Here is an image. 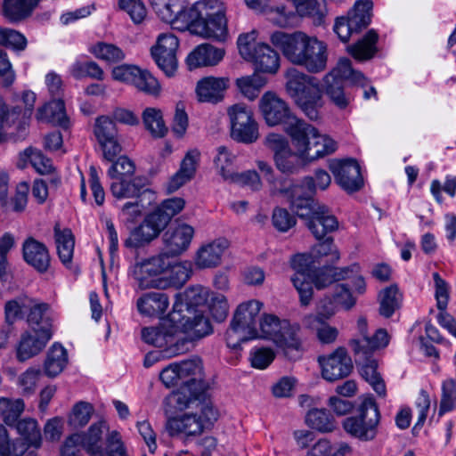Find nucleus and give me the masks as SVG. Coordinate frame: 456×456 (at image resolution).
I'll return each mask as SVG.
<instances>
[{
    "mask_svg": "<svg viewBox=\"0 0 456 456\" xmlns=\"http://www.w3.org/2000/svg\"><path fill=\"white\" fill-rule=\"evenodd\" d=\"M33 299L26 294H20L4 304L5 323L12 325L17 320L23 319L24 311L31 307Z\"/></svg>",
    "mask_w": 456,
    "mask_h": 456,
    "instance_id": "de8ad7c7",
    "label": "nucleus"
},
{
    "mask_svg": "<svg viewBox=\"0 0 456 456\" xmlns=\"http://www.w3.org/2000/svg\"><path fill=\"white\" fill-rule=\"evenodd\" d=\"M306 220V226L317 240L324 239L327 233L338 228V221L325 205L317 206Z\"/></svg>",
    "mask_w": 456,
    "mask_h": 456,
    "instance_id": "393cba45",
    "label": "nucleus"
},
{
    "mask_svg": "<svg viewBox=\"0 0 456 456\" xmlns=\"http://www.w3.org/2000/svg\"><path fill=\"white\" fill-rule=\"evenodd\" d=\"M310 266L293 268L296 273L290 280L297 290L302 305H308L313 297L314 284L317 289H322L335 281L334 266L324 265L320 266L318 263H311Z\"/></svg>",
    "mask_w": 456,
    "mask_h": 456,
    "instance_id": "39448f33",
    "label": "nucleus"
},
{
    "mask_svg": "<svg viewBox=\"0 0 456 456\" xmlns=\"http://www.w3.org/2000/svg\"><path fill=\"white\" fill-rule=\"evenodd\" d=\"M265 84L266 79L257 73L236 79V86L239 91L250 101L255 100L258 96Z\"/></svg>",
    "mask_w": 456,
    "mask_h": 456,
    "instance_id": "3c124183",
    "label": "nucleus"
},
{
    "mask_svg": "<svg viewBox=\"0 0 456 456\" xmlns=\"http://www.w3.org/2000/svg\"><path fill=\"white\" fill-rule=\"evenodd\" d=\"M91 52L96 58L110 63L118 62L125 59L124 52L113 44L98 42L92 47Z\"/></svg>",
    "mask_w": 456,
    "mask_h": 456,
    "instance_id": "680f3d73",
    "label": "nucleus"
},
{
    "mask_svg": "<svg viewBox=\"0 0 456 456\" xmlns=\"http://www.w3.org/2000/svg\"><path fill=\"white\" fill-rule=\"evenodd\" d=\"M168 297L164 292H147L137 299L138 311L145 315L163 314L168 307Z\"/></svg>",
    "mask_w": 456,
    "mask_h": 456,
    "instance_id": "c9c22d12",
    "label": "nucleus"
},
{
    "mask_svg": "<svg viewBox=\"0 0 456 456\" xmlns=\"http://www.w3.org/2000/svg\"><path fill=\"white\" fill-rule=\"evenodd\" d=\"M40 0H4L3 15L12 22L28 18Z\"/></svg>",
    "mask_w": 456,
    "mask_h": 456,
    "instance_id": "58836bf2",
    "label": "nucleus"
},
{
    "mask_svg": "<svg viewBox=\"0 0 456 456\" xmlns=\"http://www.w3.org/2000/svg\"><path fill=\"white\" fill-rule=\"evenodd\" d=\"M317 134L318 129L303 119L288 130L293 145L307 159L314 146V136H317Z\"/></svg>",
    "mask_w": 456,
    "mask_h": 456,
    "instance_id": "cd10ccee",
    "label": "nucleus"
},
{
    "mask_svg": "<svg viewBox=\"0 0 456 456\" xmlns=\"http://www.w3.org/2000/svg\"><path fill=\"white\" fill-rule=\"evenodd\" d=\"M110 192L118 200L147 199L151 204L155 200V193L149 188V179L144 175H133L110 183Z\"/></svg>",
    "mask_w": 456,
    "mask_h": 456,
    "instance_id": "f3484780",
    "label": "nucleus"
},
{
    "mask_svg": "<svg viewBox=\"0 0 456 456\" xmlns=\"http://www.w3.org/2000/svg\"><path fill=\"white\" fill-rule=\"evenodd\" d=\"M227 115L231 126V137L234 141L249 144L258 139V125L249 107L244 103L233 104L228 108Z\"/></svg>",
    "mask_w": 456,
    "mask_h": 456,
    "instance_id": "f8f14e48",
    "label": "nucleus"
},
{
    "mask_svg": "<svg viewBox=\"0 0 456 456\" xmlns=\"http://www.w3.org/2000/svg\"><path fill=\"white\" fill-rule=\"evenodd\" d=\"M37 118L64 129H67L69 124L65 111V104L61 99L53 100L38 109Z\"/></svg>",
    "mask_w": 456,
    "mask_h": 456,
    "instance_id": "e433bc0d",
    "label": "nucleus"
},
{
    "mask_svg": "<svg viewBox=\"0 0 456 456\" xmlns=\"http://www.w3.org/2000/svg\"><path fill=\"white\" fill-rule=\"evenodd\" d=\"M280 191L287 197L290 209L301 219L307 220L314 212V208L321 205L314 201L313 198L314 194H310L302 184L281 188Z\"/></svg>",
    "mask_w": 456,
    "mask_h": 456,
    "instance_id": "5701e85b",
    "label": "nucleus"
},
{
    "mask_svg": "<svg viewBox=\"0 0 456 456\" xmlns=\"http://www.w3.org/2000/svg\"><path fill=\"white\" fill-rule=\"evenodd\" d=\"M178 38L173 34H162L158 37L157 45L151 49V54L158 66L171 77L177 69L176 51Z\"/></svg>",
    "mask_w": 456,
    "mask_h": 456,
    "instance_id": "412c9836",
    "label": "nucleus"
},
{
    "mask_svg": "<svg viewBox=\"0 0 456 456\" xmlns=\"http://www.w3.org/2000/svg\"><path fill=\"white\" fill-rule=\"evenodd\" d=\"M388 343L387 331L379 329L372 337L353 339L350 344L354 354H372L374 351L386 347Z\"/></svg>",
    "mask_w": 456,
    "mask_h": 456,
    "instance_id": "4c0bfd02",
    "label": "nucleus"
},
{
    "mask_svg": "<svg viewBox=\"0 0 456 456\" xmlns=\"http://www.w3.org/2000/svg\"><path fill=\"white\" fill-rule=\"evenodd\" d=\"M102 424L94 423L87 433L80 434V444L86 450L90 456H104L103 450L100 444L102 438Z\"/></svg>",
    "mask_w": 456,
    "mask_h": 456,
    "instance_id": "603ef678",
    "label": "nucleus"
},
{
    "mask_svg": "<svg viewBox=\"0 0 456 456\" xmlns=\"http://www.w3.org/2000/svg\"><path fill=\"white\" fill-rule=\"evenodd\" d=\"M258 327V337L272 340L289 360L299 358L302 347L297 337L298 327L271 314L261 316Z\"/></svg>",
    "mask_w": 456,
    "mask_h": 456,
    "instance_id": "7ed1b4c3",
    "label": "nucleus"
},
{
    "mask_svg": "<svg viewBox=\"0 0 456 456\" xmlns=\"http://www.w3.org/2000/svg\"><path fill=\"white\" fill-rule=\"evenodd\" d=\"M151 6L164 22L175 23L181 21L188 24L191 8L186 9L183 0H149Z\"/></svg>",
    "mask_w": 456,
    "mask_h": 456,
    "instance_id": "b1692460",
    "label": "nucleus"
},
{
    "mask_svg": "<svg viewBox=\"0 0 456 456\" xmlns=\"http://www.w3.org/2000/svg\"><path fill=\"white\" fill-rule=\"evenodd\" d=\"M323 258L326 263L331 265L337 263L340 259V253L334 243L332 237H327L320 240L314 244L309 253L297 254L291 259L292 268H301L302 266H310L311 263H318L321 265Z\"/></svg>",
    "mask_w": 456,
    "mask_h": 456,
    "instance_id": "a211bd4d",
    "label": "nucleus"
},
{
    "mask_svg": "<svg viewBox=\"0 0 456 456\" xmlns=\"http://www.w3.org/2000/svg\"><path fill=\"white\" fill-rule=\"evenodd\" d=\"M70 74L76 79L91 77L97 80H103L104 78L102 69L94 61L75 62L70 68Z\"/></svg>",
    "mask_w": 456,
    "mask_h": 456,
    "instance_id": "e2e57ef3",
    "label": "nucleus"
},
{
    "mask_svg": "<svg viewBox=\"0 0 456 456\" xmlns=\"http://www.w3.org/2000/svg\"><path fill=\"white\" fill-rule=\"evenodd\" d=\"M166 428L171 436L183 434L185 436H197L201 434L204 424L196 414H184L180 417L168 419Z\"/></svg>",
    "mask_w": 456,
    "mask_h": 456,
    "instance_id": "473e14b6",
    "label": "nucleus"
},
{
    "mask_svg": "<svg viewBox=\"0 0 456 456\" xmlns=\"http://www.w3.org/2000/svg\"><path fill=\"white\" fill-rule=\"evenodd\" d=\"M170 321L183 331L188 334L193 340L201 338L212 332L209 320L200 309L188 311L183 314V309H174L169 314Z\"/></svg>",
    "mask_w": 456,
    "mask_h": 456,
    "instance_id": "2eb2a0df",
    "label": "nucleus"
},
{
    "mask_svg": "<svg viewBox=\"0 0 456 456\" xmlns=\"http://www.w3.org/2000/svg\"><path fill=\"white\" fill-rule=\"evenodd\" d=\"M94 413V407L87 402H78L73 406L69 423L75 428L86 426Z\"/></svg>",
    "mask_w": 456,
    "mask_h": 456,
    "instance_id": "69168bd1",
    "label": "nucleus"
},
{
    "mask_svg": "<svg viewBox=\"0 0 456 456\" xmlns=\"http://www.w3.org/2000/svg\"><path fill=\"white\" fill-rule=\"evenodd\" d=\"M337 150V142L330 137L322 134L319 131L317 136H314V146L310 152V160H314L330 155Z\"/></svg>",
    "mask_w": 456,
    "mask_h": 456,
    "instance_id": "0e129e2a",
    "label": "nucleus"
},
{
    "mask_svg": "<svg viewBox=\"0 0 456 456\" xmlns=\"http://www.w3.org/2000/svg\"><path fill=\"white\" fill-rule=\"evenodd\" d=\"M22 253L26 263L39 273H45L48 270L51 258L44 243L28 238L23 243Z\"/></svg>",
    "mask_w": 456,
    "mask_h": 456,
    "instance_id": "c85d7f7f",
    "label": "nucleus"
},
{
    "mask_svg": "<svg viewBox=\"0 0 456 456\" xmlns=\"http://www.w3.org/2000/svg\"><path fill=\"white\" fill-rule=\"evenodd\" d=\"M142 338L149 345L165 348L173 340V334L164 326L146 327L142 330Z\"/></svg>",
    "mask_w": 456,
    "mask_h": 456,
    "instance_id": "13d9d810",
    "label": "nucleus"
},
{
    "mask_svg": "<svg viewBox=\"0 0 456 456\" xmlns=\"http://www.w3.org/2000/svg\"><path fill=\"white\" fill-rule=\"evenodd\" d=\"M286 77V90L294 100L305 94L313 88L320 87L314 77L305 74L293 68L288 69Z\"/></svg>",
    "mask_w": 456,
    "mask_h": 456,
    "instance_id": "f704fd0d",
    "label": "nucleus"
},
{
    "mask_svg": "<svg viewBox=\"0 0 456 456\" xmlns=\"http://www.w3.org/2000/svg\"><path fill=\"white\" fill-rule=\"evenodd\" d=\"M224 53V48L216 47L210 44H202L188 55L186 62L190 69L201 66H215L223 60Z\"/></svg>",
    "mask_w": 456,
    "mask_h": 456,
    "instance_id": "7c9ffc66",
    "label": "nucleus"
},
{
    "mask_svg": "<svg viewBox=\"0 0 456 456\" xmlns=\"http://www.w3.org/2000/svg\"><path fill=\"white\" fill-rule=\"evenodd\" d=\"M15 428L23 440L33 447L39 448L42 443V436L37 420L24 419L15 423Z\"/></svg>",
    "mask_w": 456,
    "mask_h": 456,
    "instance_id": "5fc2aeb1",
    "label": "nucleus"
},
{
    "mask_svg": "<svg viewBox=\"0 0 456 456\" xmlns=\"http://www.w3.org/2000/svg\"><path fill=\"white\" fill-rule=\"evenodd\" d=\"M373 3L357 0L346 16L336 19L333 30L342 42H347L354 33L365 29L371 21Z\"/></svg>",
    "mask_w": 456,
    "mask_h": 456,
    "instance_id": "9b49d317",
    "label": "nucleus"
},
{
    "mask_svg": "<svg viewBox=\"0 0 456 456\" xmlns=\"http://www.w3.org/2000/svg\"><path fill=\"white\" fill-rule=\"evenodd\" d=\"M259 109L268 126L284 125L287 134L290 126L302 120L293 115L288 103L273 92L263 94L259 101Z\"/></svg>",
    "mask_w": 456,
    "mask_h": 456,
    "instance_id": "ddd939ff",
    "label": "nucleus"
},
{
    "mask_svg": "<svg viewBox=\"0 0 456 456\" xmlns=\"http://www.w3.org/2000/svg\"><path fill=\"white\" fill-rule=\"evenodd\" d=\"M309 427L321 432H331L335 428L333 417L324 409H313L305 417Z\"/></svg>",
    "mask_w": 456,
    "mask_h": 456,
    "instance_id": "6e6d98bb",
    "label": "nucleus"
},
{
    "mask_svg": "<svg viewBox=\"0 0 456 456\" xmlns=\"http://www.w3.org/2000/svg\"><path fill=\"white\" fill-rule=\"evenodd\" d=\"M94 134L102 148L104 159L112 160L121 153L118 131L113 119L107 116L97 118L94 126Z\"/></svg>",
    "mask_w": 456,
    "mask_h": 456,
    "instance_id": "dca6fc26",
    "label": "nucleus"
},
{
    "mask_svg": "<svg viewBox=\"0 0 456 456\" xmlns=\"http://www.w3.org/2000/svg\"><path fill=\"white\" fill-rule=\"evenodd\" d=\"M320 316H305L303 323L306 328L316 331L322 343L330 344L336 340L338 330L335 327L328 325L325 321H320Z\"/></svg>",
    "mask_w": 456,
    "mask_h": 456,
    "instance_id": "09e8293b",
    "label": "nucleus"
},
{
    "mask_svg": "<svg viewBox=\"0 0 456 456\" xmlns=\"http://www.w3.org/2000/svg\"><path fill=\"white\" fill-rule=\"evenodd\" d=\"M263 303L258 300H249L240 304L233 314L230 328L226 331V343L229 347L235 348L236 343H232L233 333H247L249 338L258 337V326L261 320L260 311Z\"/></svg>",
    "mask_w": 456,
    "mask_h": 456,
    "instance_id": "9d476101",
    "label": "nucleus"
},
{
    "mask_svg": "<svg viewBox=\"0 0 456 456\" xmlns=\"http://www.w3.org/2000/svg\"><path fill=\"white\" fill-rule=\"evenodd\" d=\"M380 413L375 400L365 398L360 404L357 414L343 420L345 431L362 441H371L378 434Z\"/></svg>",
    "mask_w": 456,
    "mask_h": 456,
    "instance_id": "0eeeda50",
    "label": "nucleus"
},
{
    "mask_svg": "<svg viewBox=\"0 0 456 456\" xmlns=\"http://www.w3.org/2000/svg\"><path fill=\"white\" fill-rule=\"evenodd\" d=\"M456 408V386L453 379L446 380L443 383L442 397L438 415L452 411Z\"/></svg>",
    "mask_w": 456,
    "mask_h": 456,
    "instance_id": "338daca9",
    "label": "nucleus"
},
{
    "mask_svg": "<svg viewBox=\"0 0 456 456\" xmlns=\"http://www.w3.org/2000/svg\"><path fill=\"white\" fill-rule=\"evenodd\" d=\"M52 336L48 333H24L17 348V358L20 362H24L37 354H39L51 339Z\"/></svg>",
    "mask_w": 456,
    "mask_h": 456,
    "instance_id": "72a5a7b5",
    "label": "nucleus"
},
{
    "mask_svg": "<svg viewBox=\"0 0 456 456\" xmlns=\"http://www.w3.org/2000/svg\"><path fill=\"white\" fill-rule=\"evenodd\" d=\"M355 354V362L361 365L362 377L372 387L375 392L384 396L386 395V385L380 374L377 371L378 362L372 354Z\"/></svg>",
    "mask_w": 456,
    "mask_h": 456,
    "instance_id": "2f4dec72",
    "label": "nucleus"
},
{
    "mask_svg": "<svg viewBox=\"0 0 456 456\" xmlns=\"http://www.w3.org/2000/svg\"><path fill=\"white\" fill-rule=\"evenodd\" d=\"M158 236L159 235L154 229L151 228L145 220H143L138 227L131 232L129 237L125 240L124 245L128 248H141L149 244Z\"/></svg>",
    "mask_w": 456,
    "mask_h": 456,
    "instance_id": "8fccbe9b",
    "label": "nucleus"
},
{
    "mask_svg": "<svg viewBox=\"0 0 456 456\" xmlns=\"http://www.w3.org/2000/svg\"><path fill=\"white\" fill-rule=\"evenodd\" d=\"M109 161L112 164L108 169L107 174L111 179L119 181L134 175L135 164L127 156H117L114 159Z\"/></svg>",
    "mask_w": 456,
    "mask_h": 456,
    "instance_id": "4d7b16f0",
    "label": "nucleus"
},
{
    "mask_svg": "<svg viewBox=\"0 0 456 456\" xmlns=\"http://www.w3.org/2000/svg\"><path fill=\"white\" fill-rule=\"evenodd\" d=\"M115 80L131 84L139 91L150 95H158L160 86L158 80L146 69L134 65L124 64L115 67L112 70Z\"/></svg>",
    "mask_w": 456,
    "mask_h": 456,
    "instance_id": "4468645a",
    "label": "nucleus"
},
{
    "mask_svg": "<svg viewBox=\"0 0 456 456\" xmlns=\"http://www.w3.org/2000/svg\"><path fill=\"white\" fill-rule=\"evenodd\" d=\"M170 266V257L161 251L159 255L135 263L133 276L140 289H164L168 286V281L160 276L166 274Z\"/></svg>",
    "mask_w": 456,
    "mask_h": 456,
    "instance_id": "6e6552de",
    "label": "nucleus"
},
{
    "mask_svg": "<svg viewBox=\"0 0 456 456\" xmlns=\"http://www.w3.org/2000/svg\"><path fill=\"white\" fill-rule=\"evenodd\" d=\"M295 102L309 119L317 120L320 118L324 103L320 87L311 89L305 94L297 97Z\"/></svg>",
    "mask_w": 456,
    "mask_h": 456,
    "instance_id": "ea45409f",
    "label": "nucleus"
},
{
    "mask_svg": "<svg viewBox=\"0 0 456 456\" xmlns=\"http://www.w3.org/2000/svg\"><path fill=\"white\" fill-rule=\"evenodd\" d=\"M23 411L24 402L21 399L0 398V416L6 425L14 426Z\"/></svg>",
    "mask_w": 456,
    "mask_h": 456,
    "instance_id": "052dcab7",
    "label": "nucleus"
},
{
    "mask_svg": "<svg viewBox=\"0 0 456 456\" xmlns=\"http://www.w3.org/2000/svg\"><path fill=\"white\" fill-rule=\"evenodd\" d=\"M324 93L330 101L338 109L345 110L351 102V96L345 91V80L365 86L368 84L364 75L352 68L349 59H340L334 67L324 77Z\"/></svg>",
    "mask_w": 456,
    "mask_h": 456,
    "instance_id": "20e7f679",
    "label": "nucleus"
},
{
    "mask_svg": "<svg viewBox=\"0 0 456 456\" xmlns=\"http://www.w3.org/2000/svg\"><path fill=\"white\" fill-rule=\"evenodd\" d=\"M403 296L399 292L397 285L393 284L379 292V314L385 318H390L394 313L401 307Z\"/></svg>",
    "mask_w": 456,
    "mask_h": 456,
    "instance_id": "79ce46f5",
    "label": "nucleus"
},
{
    "mask_svg": "<svg viewBox=\"0 0 456 456\" xmlns=\"http://www.w3.org/2000/svg\"><path fill=\"white\" fill-rule=\"evenodd\" d=\"M234 157L232 156L226 147L220 146L217 148V155L214 159L219 174L224 181L232 183L237 175V172L233 167Z\"/></svg>",
    "mask_w": 456,
    "mask_h": 456,
    "instance_id": "bf43d9fd",
    "label": "nucleus"
},
{
    "mask_svg": "<svg viewBox=\"0 0 456 456\" xmlns=\"http://www.w3.org/2000/svg\"><path fill=\"white\" fill-rule=\"evenodd\" d=\"M48 305L46 304H36L33 300L31 307H28V322L34 333H48L53 336L52 321L46 314Z\"/></svg>",
    "mask_w": 456,
    "mask_h": 456,
    "instance_id": "a19ab883",
    "label": "nucleus"
},
{
    "mask_svg": "<svg viewBox=\"0 0 456 456\" xmlns=\"http://www.w3.org/2000/svg\"><path fill=\"white\" fill-rule=\"evenodd\" d=\"M183 303L175 305L174 309H183V314L188 311L198 309V306L204 305L208 301V291L201 286H193L188 288L183 293Z\"/></svg>",
    "mask_w": 456,
    "mask_h": 456,
    "instance_id": "864d4df0",
    "label": "nucleus"
},
{
    "mask_svg": "<svg viewBox=\"0 0 456 456\" xmlns=\"http://www.w3.org/2000/svg\"><path fill=\"white\" fill-rule=\"evenodd\" d=\"M181 380V391L176 395V403L187 408L208 388L204 379L203 365L200 358H193L177 363Z\"/></svg>",
    "mask_w": 456,
    "mask_h": 456,
    "instance_id": "423d86ee",
    "label": "nucleus"
},
{
    "mask_svg": "<svg viewBox=\"0 0 456 456\" xmlns=\"http://www.w3.org/2000/svg\"><path fill=\"white\" fill-rule=\"evenodd\" d=\"M228 87L227 77H207L198 82L196 94L200 102L217 103L223 101Z\"/></svg>",
    "mask_w": 456,
    "mask_h": 456,
    "instance_id": "a878e982",
    "label": "nucleus"
},
{
    "mask_svg": "<svg viewBox=\"0 0 456 456\" xmlns=\"http://www.w3.org/2000/svg\"><path fill=\"white\" fill-rule=\"evenodd\" d=\"M247 61H252L257 71L275 74L280 69V55L267 44H256L253 48L252 57Z\"/></svg>",
    "mask_w": 456,
    "mask_h": 456,
    "instance_id": "c756f323",
    "label": "nucleus"
},
{
    "mask_svg": "<svg viewBox=\"0 0 456 456\" xmlns=\"http://www.w3.org/2000/svg\"><path fill=\"white\" fill-rule=\"evenodd\" d=\"M378 38L377 32L370 29L362 39L348 46V53L358 61L370 60L377 51L376 43Z\"/></svg>",
    "mask_w": 456,
    "mask_h": 456,
    "instance_id": "a18cd8bd",
    "label": "nucleus"
},
{
    "mask_svg": "<svg viewBox=\"0 0 456 456\" xmlns=\"http://www.w3.org/2000/svg\"><path fill=\"white\" fill-rule=\"evenodd\" d=\"M229 247V241L219 238L199 248L195 265L200 269L215 268L221 264L222 256Z\"/></svg>",
    "mask_w": 456,
    "mask_h": 456,
    "instance_id": "bb28decb",
    "label": "nucleus"
},
{
    "mask_svg": "<svg viewBox=\"0 0 456 456\" xmlns=\"http://www.w3.org/2000/svg\"><path fill=\"white\" fill-rule=\"evenodd\" d=\"M142 119L145 129L154 138H162L167 134L168 129L159 109L146 108L142 113Z\"/></svg>",
    "mask_w": 456,
    "mask_h": 456,
    "instance_id": "49530a36",
    "label": "nucleus"
},
{
    "mask_svg": "<svg viewBox=\"0 0 456 456\" xmlns=\"http://www.w3.org/2000/svg\"><path fill=\"white\" fill-rule=\"evenodd\" d=\"M270 40L293 65L300 66L314 74L326 69L328 46L316 37H310L302 31H275L271 35Z\"/></svg>",
    "mask_w": 456,
    "mask_h": 456,
    "instance_id": "f257e3e1",
    "label": "nucleus"
},
{
    "mask_svg": "<svg viewBox=\"0 0 456 456\" xmlns=\"http://www.w3.org/2000/svg\"><path fill=\"white\" fill-rule=\"evenodd\" d=\"M336 183L346 191L354 192L363 185L361 167L354 159L340 160L330 165Z\"/></svg>",
    "mask_w": 456,
    "mask_h": 456,
    "instance_id": "4be33fe9",
    "label": "nucleus"
},
{
    "mask_svg": "<svg viewBox=\"0 0 456 456\" xmlns=\"http://www.w3.org/2000/svg\"><path fill=\"white\" fill-rule=\"evenodd\" d=\"M217 4V0H202L191 7L187 25L193 34L218 41L226 38L227 20L220 8L215 10Z\"/></svg>",
    "mask_w": 456,
    "mask_h": 456,
    "instance_id": "f03ea898",
    "label": "nucleus"
},
{
    "mask_svg": "<svg viewBox=\"0 0 456 456\" xmlns=\"http://www.w3.org/2000/svg\"><path fill=\"white\" fill-rule=\"evenodd\" d=\"M67 362V350L61 345L55 343L47 353L44 364L45 373L50 378H54L64 370Z\"/></svg>",
    "mask_w": 456,
    "mask_h": 456,
    "instance_id": "c03bdc74",
    "label": "nucleus"
},
{
    "mask_svg": "<svg viewBox=\"0 0 456 456\" xmlns=\"http://www.w3.org/2000/svg\"><path fill=\"white\" fill-rule=\"evenodd\" d=\"M193 234L194 229L189 224H171L162 235V252L170 258L180 256L189 248Z\"/></svg>",
    "mask_w": 456,
    "mask_h": 456,
    "instance_id": "aec40b11",
    "label": "nucleus"
},
{
    "mask_svg": "<svg viewBox=\"0 0 456 456\" xmlns=\"http://www.w3.org/2000/svg\"><path fill=\"white\" fill-rule=\"evenodd\" d=\"M54 238L57 248V253L60 260L65 265L71 263L75 239L70 229L65 228L61 230L59 225L54 226Z\"/></svg>",
    "mask_w": 456,
    "mask_h": 456,
    "instance_id": "37998d69",
    "label": "nucleus"
},
{
    "mask_svg": "<svg viewBox=\"0 0 456 456\" xmlns=\"http://www.w3.org/2000/svg\"><path fill=\"white\" fill-rule=\"evenodd\" d=\"M331 178L327 171L317 169L314 176H305L302 181V185L306 188L310 194H315L316 190H326L330 184Z\"/></svg>",
    "mask_w": 456,
    "mask_h": 456,
    "instance_id": "774afa93",
    "label": "nucleus"
},
{
    "mask_svg": "<svg viewBox=\"0 0 456 456\" xmlns=\"http://www.w3.org/2000/svg\"><path fill=\"white\" fill-rule=\"evenodd\" d=\"M318 362L323 379L330 382L347 377L354 368L352 359L344 347L337 348L328 356H319Z\"/></svg>",
    "mask_w": 456,
    "mask_h": 456,
    "instance_id": "6ab92c4d",
    "label": "nucleus"
},
{
    "mask_svg": "<svg viewBox=\"0 0 456 456\" xmlns=\"http://www.w3.org/2000/svg\"><path fill=\"white\" fill-rule=\"evenodd\" d=\"M264 143L273 152L274 165L281 174L297 175L305 167V157L297 150L294 151L282 134H269Z\"/></svg>",
    "mask_w": 456,
    "mask_h": 456,
    "instance_id": "1a4fd4ad",
    "label": "nucleus"
}]
</instances>
